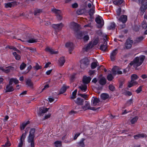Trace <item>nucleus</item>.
<instances>
[{
  "mask_svg": "<svg viewBox=\"0 0 147 147\" xmlns=\"http://www.w3.org/2000/svg\"><path fill=\"white\" fill-rule=\"evenodd\" d=\"M145 58V56L144 55L136 57L129 63V65L131 66L133 65L134 67L137 68L142 64Z\"/></svg>",
  "mask_w": 147,
  "mask_h": 147,
  "instance_id": "f257e3e1",
  "label": "nucleus"
},
{
  "mask_svg": "<svg viewBox=\"0 0 147 147\" xmlns=\"http://www.w3.org/2000/svg\"><path fill=\"white\" fill-rule=\"evenodd\" d=\"M29 121H28L26 122H24L20 125V128L21 130H24L26 126L30 123Z\"/></svg>",
  "mask_w": 147,
  "mask_h": 147,
  "instance_id": "b1692460",
  "label": "nucleus"
},
{
  "mask_svg": "<svg viewBox=\"0 0 147 147\" xmlns=\"http://www.w3.org/2000/svg\"><path fill=\"white\" fill-rule=\"evenodd\" d=\"M69 88V86L63 85V86L61 89L59 94H62L65 92L66 91L67 89Z\"/></svg>",
  "mask_w": 147,
  "mask_h": 147,
  "instance_id": "a878e982",
  "label": "nucleus"
},
{
  "mask_svg": "<svg viewBox=\"0 0 147 147\" xmlns=\"http://www.w3.org/2000/svg\"><path fill=\"white\" fill-rule=\"evenodd\" d=\"M52 11L56 14V16L59 15L61 14V11L59 9H53L51 10Z\"/></svg>",
  "mask_w": 147,
  "mask_h": 147,
  "instance_id": "2f4dec72",
  "label": "nucleus"
},
{
  "mask_svg": "<svg viewBox=\"0 0 147 147\" xmlns=\"http://www.w3.org/2000/svg\"><path fill=\"white\" fill-rule=\"evenodd\" d=\"M82 108L84 110H86L87 109H90L94 111H95L97 109L100 108V107H98L97 109H96L95 107H90V104L86 101L85 102V105L82 107Z\"/></svg>",
  "mask_w": 147,
  "mask_h": 147,
  "instance_id": "0eeeda50",
  "label": "nucleus"
},
{
  "mask_svg": "<svg viewBox=\"0 0 147 147\" xmlns=\"http://www.w3.org/2000/svg\"><path fill=\"white\" fill-rule=\"evenodd\" d=\"M65 47L68 48L69 49V51L70 54L71 53V51L73 50L74 49V45L71 42H67L65 44Z\"/></svg>",
  "mask_w": 147,
  "mask_h": 147,
  "instance_id": "9b49d317",
  "label": "nucleus"
},
{
  "mask_svg": "<svg viewBox=\"0 0 147 147\" xmlns=\"http://www.w3.org/2000/svg\"><path fill=\"white\" fill-rule=\"evenodd\" d=\"M78 88L80 90V91H81L83 92H86L87 90V85L86 84H81Z\"/></svg>",
  "mask_w": 147,
  "mask_h": 147,
  "instance_id": "6ab92c4d",
  "label": "nucleus"
},
{
  "mask_svg": "<svg viewBox=\"0 0 147 147\" xmlns=\"http://www.w3.org/2000/svg\"><path fill=\"white\" fill-rule=\"evenodd\" d=\"M142 134H139L136 135L134 136V138L136 139H138L139 138L144 137V136H142Z\"/></svg>",
  "mask_w": 147,
  "mask_h": 147,
  "instance_id": "052dcab7",
  "label": "nucleus"
},
{
  "mask_svg": "<svg viewBox=\"0 0 147 147\" xmlns=\"http://www.w3.org/2000/svg\"><path fill=\"white\" fill-rule=\"evenodd\" d=\"M144 39V38L142 36L136 38L134 40V44L136 45L137 44L140 42Z\"/></svg>",
  "mask_w": 147,
  "mask_h": 147,
  "instance_id": "aec40b11",
  "label": "nucleus"
},
{
  "mask_svg": "<svg viewBox=\"0 0 147 147\" xmlns=\"http://www.w3.org/2000/svg\"><path fill=\"white\" fill-rule=\"evenodd\" d=\"M91 80V78L89 77H87L86 76H84L83 77L82 79V83L84 84H86L89 83Z\"/></svg>",
  "mask_w": 147,
  "mask_h": 147,
  "instance_id": "ddd939ff",
  "label": "nucleus"
},
{
  "mask_svg": "<svg viewBox=\"0 0 147 147\" xmlns=\"http://www.w3.org/2000/svg\"><path fill=\"white\" fill-rule=\"evenodd\" d=\"M142 27L144 29H146L147 27V25L146 22L144 21L142 23Z\"/></svg>",
  "mask_w": 147,
  "mask_h": 147,
  "instance_id": "603ef678",
  "label": "nucleus"
},
{
  "mask_svg": "<svg viewBox=\"0 0 147 147\" xmlns=\"http://www.w3.org/2000/svg\"><path fill=\"white\" fill-rule=\"evenodd\" d=\"M98 40L97 39H96L93 41L92 45L93 46L94 45H96L98 43Z\"/></svg>",
  "mask_w": 147,
  "mask_h": 147,
  "instance_id": "69168bd1",
  "label": "nucleus"
},
{
  "mask_svg": "<svg viewBox=\"0 0 147 147\" xmlns=\"http://www.w3.org/2000/svg\"><path fill=\"white\" fill-rule=\"evenodd\" d=\"M26 66V65L25 63H23L20 66V69L21 70H22L25 68Z\"/></svg>",
  "mask_w": 147,
  "mask_h": 147,
  "instance_id": "5fc2aeb1",
  "label": "nucleus"
},
{
  "mask_svg": "<svg viewBox=\"0 0 147 147\" xmlns=\"http://www.w3.org/2000/svg\"><path fill=\"white\" fill-rule=\"evenodd\" d=\"M26 84L30 87L31 88H33V84L32 82L30 79L27 80L26 82Z\"/></svg>",
  "mask_w": 147,
  "mask_h": 147,
  "instance_id": "bb28decb",
  "label": "nucleus"
},
{
  "mask_svg": "<svg viewBox=\"0 0 147 147\" xmlns=\"http://www.w3.org/2000/svg\"><path fill=\"white\" fill-rule=\"evenodd\" d=\"M56 16L57 17V18L58 19V20H61L62 18V17L61 16V14L57 15Z\"/></svg>",
  "mask_w": 147,
  "mask_h": 147,
  "instance_id": "774afa93",
  "label": "nucleus"
},
{
  "mask_svg": "<svg viewBox=\"0 0 147 147\" xmlns=\"http://www.w3.org/2000/svg\"><path fill=\"white\" fill-rule=\"evenodd\" d=\"M76 103L79 105H82L83 104L84 100L83 99L80 98H78L75 101Z\"/></svg>",
  "mask_w": 147,
  "mask_h": 147,
  "instance_id": "393cba45",
  "label": "nucleus"
},
{
  "mask_svg": "<svg viewBox=\"0 0 147 147\" xmlns=\"http://www.w3.org/2000/svg\"><path fill=\"white\" fill-rule=\"evenodd\" d=\"M93 47L92 45V42H90L88 44L85 48V51H88L89 49L92 48Z\"/></svg>",
  "mask_w": 147,
  "mask_h": 147,
  "instance_id": "72a5a7b5",
  "label": "nucleus"
},
{
  "mask_svg": "<svg viewBox=\"0 0 147 147\" xmlns=\"http://www.w3.org/2000/svg\"><path fill=\"white\" fill-rule=\"evenodd\" d=\"M63 26L64 25L62 23L60 24H53L52 25V27L57 31L61 30Z\"/></svg>",
  "mask_w": 147,
  "mask_h": 147,
  "instance_id": "9d476101",
  "label": "nucleus"
},
{
  "mask_svg": "<svg viewBox=\"0 0 147 147\" xmlns=\"http://www.w3.org/2000/svg\"><path fill=\"white\" fill-rule=\"evenodd\" d=\"M14 68L11 66H9L4 68L2 67H0V69L2 70L4 72L7 73L10 72L11 70L13 71Z\"/></svg>",
  "mask_w": 147,
  "mask_h": 147,
  "instance_id": "6e6552de",
  "label": "nucleus"
},
{
  "mask_svg": "<svg viewBox=\"0 0 147 147\" xmlns=\"http://www.w3.org/2000/svg\"><path fill=\"white\" fill-rule=\"evenodd\" d=\"M19 3L17 2L16 1L12 2L11 3H5V7L6 8L11 7L14 5L19 4Z\"/></svg>",
  "mask_w": 147,
  "mask_h": 147,
  "instance_id": "f8f14e48",
  "label": "nucleus"
},
{
  "mask_svg": "<svg viewBox=\"0 0 147 147\" xmlns=\"http://www.w3.org/2000/svg\"><path fill=\"white\" fill-rule=\"evenodd\" d=\"M27 132L26 131L25 133L23 134L20 138V142L19 143L18 145V147H22L23 143L24 142V139L26 137Z\"/></svg>",
  "mask_w": 147,
  "mask_h": 147,
  "instance_id": "1a4fd4ad",
  "label": "nucleus"
},
{
  "mask_svg": "<svg viewBox=\"0 0 147 147\" xmlns=\"http://www.w3.org/2000/svg\"><path fill=\"white\" fill-rule=\"evenodd\" d=\"M5 48L6 49L7 48H9L10 49H12L13 50L15 51V50H16V48L13 46H7Z\"/></svg>",
  "mask_w": 147,
  "mask_h": 147,
  "instance_id": "13d9d810",
  "label": "nucleus"
},
{
  "mask_svg": "<svg viewBox=\"0 0 147 147\" xmlns=\"http://www.w3.org/2000/svg\"><path fill=\"white\" fill-rule=\"evenodd\" d=\"M55 146L56 147L60 146L61 145V142L60 141H56L55 142Z\"/></svg>",
  "mask_w": 147,
  "mask_h": 147,
  "instance_id": "6e6d98bb",
  "label": "nucleus"
},
{
  "mask_svg": "<svg viewBox=\"0 0 147 147\" xmlns=\"http://www.w3.org/2000/svg\"><path fill=\"white\" fill-rule=\"evenodd\" d=\"M83 39L84 41H87L89 39V37L88 35H86L83 36Z\"/></svg>",
  "mask_w": 147,
  "mask_h": 147,
  "instance_id": "bf43d9fd",
  "label": "nucleus"
},
{
  "mask_svg": "<svg viewBox=\"0 0 147 147\" xmlns=\"http://www.w3.org/2000/svg\"><path fill=\"white\" fill-rule=\"evenodd\" d=\"M107 78L109 81H111L113 79V77L111 74H109L107 76Z\"/></svg>",
  "mask_w": 147,
  "mask_h": 147,
  "instance_id": "3c124183",
  "label": "nucleus"
},
{
  "mask_svg": "<svg viewBox=\"0 0 147 147\" xmlns=\"http://www.w3.org/2000/svg\"><path fill=\"white\" fill-rule=\"evenodd\" d=\"M100 102V100L99 99L95 97H93L91 100L92 104L93 106L97 105Z\"/></svg>",
  "mask_w": 147,
  "mask_h": 147,
  "instance_id": "2eb2a0df",
  "label": "nucleus"
},
{
  "mask_svg": "<svg viewBox=\"0 0 147 147\" xmlns=\"http://www.w3.org/2000/svg\"><path fill=\"white\" fill-rule=\"evenodd\" d=\"M139 2L141 4V6L147 8V1H139Z\"/></svg>",
  "mask_w": 147,
  "mask_h": 147,
  "instance_id": "f704fd0d",
  "label": "nucleus"
},
{
  "mask_svg": "<svg viewBox=\"0 0 147 147\" xmlns=\"http://www.w3.org/2000/svg\"><path fill=\"white\" fill-rule=\"evenodd\" d=\"M51 115V114L49 113L46 115L43 118V120H45V119L49 118L50 117Z\"/></svg>",
  "mask_w": 147,
  "mask_h": 147,
  "instance_id": "0e129e2a",
  "label": "nucleus"
},
{
  "mask_svg": "<svg viewBox=\"0 0 147 147\" xmlns=\"http://www.w3.org/2000/svg\"><path fill=\"white\" fill-rule=\"evenodd\" d=\"M80 91H79L78 93V95L81 96L85 99H86L88 97L87 95L84 94H81L80 93Z\"/></svg>",
  "mask_w": 147,
  "mask_h": 147,
  "instance_id": "a18cd8bd",
  "label": "nucleus"
},
{
  "mask_svg": "<svg viewBox=\"0 0 147 147\" xmlns=\"http://www.w3.org/2000/svg\"><path fill=\"white\" fill-rule=\"evenodd\" d=\"M13 55L15 56V59L16 60H18L20 59V55L17 54L16 52H14L13 53Z\"/></svg>",
  "mask_w": 147,
  "mask_h": 147,
  "instance_id": "de8ad7c7",
  "label": "nucleus"
},
{
  "mask_svg": "<svg viewBox=\"0 0 147 147\" xmlns=\"http://www.w3.org/2000/svg\"><path fill=\"white\" fill-rule=\"evenodd\" d=\"M117 50L116 49H115L111 53V54L110 58L111 60L113 61L115 60V56L117 55Z\"/></svg>",
  "mask_w": 147,
  "mask_h": 147,
  "instance_id": "dca6fc26",
  "label": "nucleus"
},
{
  "mask_svg": "<svg viewBox=\"0 0 147 147\" xmlns=\"http://www.w3.org/2000/svg\"><path fill=\"white\" fill-rule=\"evenodd\" d=\"M142 90V87L141 86H140L136 90V92L137 93H140Z\"/></svg>",
  "mask_w": 147,
  "mask_h": 147,
  "instance_id": "e2e57ef3",
  "label": "nucleus"
},
{
  "mask_svg": "<svg viewBox=\"0 0 147 147\" xmlns=\"http://www.w3.org/2000/svg\"><path fill=\"white\" fill-rule=\"evenodd\" d=\"M77 89H76L72 93V95L70 97V99H73L74 98H76V95L77 94Z\"/></svg>",
  "mask_w": 147,
  "mask_h": 147,
  "instance_id": "58836bf2",
  "label": "nucleus"
},
{
  "mask_svg": "<svg viewBox=\"0 0 147 147\" xmlns=\"http://www.w3.org/2000/svg\"><path fill=\"white\" fill-rule=\"evenodd\" d=\"M109 89L112 91H114L115 90V87L111 84H110L109 86Z\"/></svg>",
  "mask_w": 147,
  "mask_h": 147,
  "instance_id": "864d4df0",
  "label": "nucleus"
},
{
  "mask_svg": "<svg viewBox=\"0 0 147 147\" xmlns=\"http://www.w3.org/2000/svg\"><path fill=\"white\" fill-rule=\"evenodd\" d=\"M121 8H119L117 11V15L119 16L121 14Z\"/></svg>",
  "mask_w": 147,
  "mask_h": 147,
  "instance_id": "680f3d73",
  "label": "nucleus"
},
{
  "mask_svg": "<svg viewBox=\"0 0 147 147\" xmlns=\"http://www.w3.org/2000/svg\"><path fill=\"white\" fill-rule=\"evenodd\" d=\"M98 63L97 62H93L91 63V67L92 69L95 68L98 65Z\"/></svg>",
  "mask_w": 147,
  "mask_h": 147,
  "instance_id": "49530a36",
  "label": "nucleus"
},
{
  "mask_svg": "<svg viewBox=\"0 0 147 147\" xmlns=\"http://www.w3.org/2000/svg\"><path fill=\"white\" fill-rule=\"evenodd\" d=\"M45 50L47 52H49L51 54H57L58 53V51H55L51 48H49V47H47L45 49Z\"/></svg>",
  "mask_w": 147,
  "mask_h": 147,
  "instance_id": "412c9836",
  "label": "nucleus"
},
{
  "mask_svg": "<svg viewBox=\"0 0 147 147\" xmlns=\"http://www.w3.org/2000/svg\"><path fill=\"white\" fill-rule=\"evenodd\" d=\"M11 145V144L9 142V141H7V142L4 145H3L2 146L4 147H8L10 146Z\"/></svg>",
  "mask_w": 147,
  "mask_h": 147,
  "instance_id": "4d7b16f0",
  "label": "nucleus"
},
{
  "mask_svg": "<svg viewBox=\"0 0 147 147\" xmlns=\"http://www.w3.org/2000/svg\"><path fill=\"white\" fill-rule=\"evenodd\" d=\"M138 77L136 74H133L131 76V80H134L138 78Z\"/></svg>",
  "mask_w": 147,
  "mask_h": 147,
  "instance_id": "c03bdc74",
  "label": "nucleus"
},
{
  "mask_svg": "<svg viewBox=\"0 0 147 147\" xmlns=\"http://www.w3.org/2000/svg\"><path fill=\"white\" fill-rule=\"evenodd\" d=\"M48 111V109L47 108H40L39 109V112L38 113V116H42V114L46 113Z\"/></svg>",
  "mask_w": 147,
  "mask_h": 147,
  "instance_id": "4468645a",
  "label": "nucleus"
},
{
  "mask_svg": "<svg viewBox=\"0 0 147 147\" xmlns=\"http://www.w3.org/2000/svg\"><path fill=\"white\" fill-rule=\"evenodd\" d=\"M113 3L115 5H119L123 2V1H113Z\"/></svg>",
  "mask_w": 147,
  "mask_h": 147,
  "instance_id": "4c0bfd02",
  "label": "nucleus"
},
{
  "mask_svg": "<svg viewBox=\"0 0 147 147\" xmlns=\"http://www.w3.org/2000/svg\"><path fill=\"white\" fill-rule=\"evenodd\" d=\"M117 69L118 67L116 66L112 69V71L113 74L115 75L117 74Z\"/></svg>",
  "mask_w": 147,
  "mask_h": 147,
  "instance_id": "79ce46f5",
  "label": "nucleus"
},
{
  "mask_svg": "<svg viewBox=\"0 0 147 147\" xmlns=\"http://www.w3.org/2000/svg\"><path fill=\"white\" fill-rule=\"evenodd\" d=\"M78 6V4L77 3H75L72 5V7L74 8H77Z\"/></svg>",
  "mask_w": 147,
  "mask_h": 147,
  "instance_id": "338daca9",
  "label": "nucleus"
},
{
  "mask_svg": "<svg viewBox=\"0 0 147 147\" xmlns=\"http://www.w3.org/2000/svg\"><path fill=\"white\" fill-rule=\"evenodd\" d=\"M98 82L100 85H103L106 84V80L105 78L102 77L100 79L98 80Z\"/></svg>",
  "mask_w": 147,
  "mask_h": 147,
  "instance_id": "5701e85b",
  "label": "nucleus"
},
{
  "mask_svg": "<svg viewBox=\"0 0 147 147\" xmlns=\"http://www.w3.org/2000/svg\"><path fill=\"white\" fill-rule=\"evenodd\" d=\"M5 92H9L13 91L14 90L13 87L11 86L7 85L6 86Z\"/></svg>",
  "mask_w": 147,
  "mask_h": 147,
  "instance_id": "4be33fe9",
  "label": "nucleus"
},
{
  "mask_svg": "<svg viewBox=\"0 0 147 147\" xmlns=\"http://www.w3.org/2000/svg\"><path fill=\"white\" fill-rule=\"evenodd\" d=\"M107 40L108 37L107 36H104L103 37L104 44L100 47V49L101 50L105 51L107 49Z\"/></svg>",
  "mask_w": 147,
  "mask_h": 147,
  "instance_id": "39448f33",
  "label": "nucleus"
},
{
  "mask_svg": "<svg viewBox=\"0 0 147 147\" xmlns=\"http://www.w3.org/2000/svg\"><path fill=\"white\" fill-rule=\"evenodd\" d=\"M115 27V23L112 22L111 23L110 26H108L107 28L109 30L114 29Z\"/></svg>",
  "mask_w": 147,
  "mask_h": 147,
  "instance_id": "a19ab883",
  "label": "nucleus"
},
{
  "mask_svg": "<svg viewBox=\"0 0 147 147\" xmlns=\"http://www.w3.org/2000/svg\"><path fill=\"white\" fill-rule=\"evenodd\" d=\"M35 129L34 128L31 129L29 132V135L28 137V141L29 143H30L31 147H34V138Z\"/></svg>",
  "mask_w": 147,
  "mask_h": 147,
  "instance_id": "f03ea898",
  "label": "nucleus"
},
{
  "mask_svg": "<svg viewBox=\"0 0 147 147\" xmlns=\"http://www.w3.org/2000/svg\"><path fill=\"white\" fill-rule=\"evenodd\" d=\"M134 43V42L133 40H131L129 39H127L125 44V48L127 49H130L132 47V44Z\"/></svg>",
  "mask_w": 147,
  "mask_h": 147,
  "instance_id": "423d86ee",
  "label": "nucleus"
},
{
  "mask_svg": "<svg viewBox=\"0 0 147 147\" xmlns=\"http://www.w3.org/2000/svg\"><path fill=\"white\" fill-rule=\"evenodd\" d=\"M86 10L85 9H79L76 11V13L78 15H81L85 13Z\"/></svg>",
  "mask_w": 147,
  "mask_h": 147,
  "instance_id": "c85d7f7f",
  "label": "nucleus"
},
{
  "mask_svg": "<svg viewBox=\"0 0 147 147\" xmlns=\"http://www.w3.org/2000/svg\"><path fill=\"white\" fill-rule=\"evenodd\" d=\"M42 12V11L41 9H37L35 10L34 15L35 16L38 15Z\"/></svg>",
  "mask_w": 147,
  "mask_h": 147,
  "instance_id": "ea45409f",
  "label": "nucleus"
},
{
  "mask_svg": "<svg viewBox=\"0 0 147 147\" xmlns=\"http://www.w3.org/2000/svg\"><path fill=\"white\" fill-rule=\"evenodd\" d=\"M85 140L84 138H82L79 142L78 143L79 146L80 147H84L85 145L84 141Z\"/></svg>",
  "mask_w": 147,
  "mask_h": 147,
  "instance_id": "c756f323",
  "label": "nucleus"
},
{
  "mask_svg": "<svg viewBox=\"0 0 147 147\" xmlns=\"http://www.w3.org/2000/svg\"><path fill=\"white\" fill-rule=\"evenodd\" d=\"M65 62V59L64 57H61L59 60V64L61 66H63Z\"/></svg>",
  "mask_w": 147,
  "mask_h": 147,
  "instance_id": "cd10ccee",
  "label": "nucleus"
},
{
  "mask_svg": "<svg viewBox=\"0 0 147 147\" xmlns=\"http://www.w3.org/2000/svg\"><path fill=\"white\" fill-rule=\"evenodd\" d=\"M138 117L137 116H136L134 118H132L130 120V122L131 124H134L138 120Z\"/></svg>",
  "mask_w": 147,
  "mask_h": 147,
  "instance_id": "c9c22d12",
  "label": "nucleus"
},
{
  "mask_svg": "<svg viewBox=\"0 0 147 147\" xmlns=\"http://www.w3.org/2000/svg\"><path fill=\"white\" fill-rule=\"evenodd\" d=\"M38 41L37 39L34 38H31L27 42L30 43L36 42Z\"/></svg>",
  "mask_w": 147,
  "mask_h": 147,
  "instance_id": "09e8293b",
  "label": "nucleus"
},
{
  "mask_svg": "<svg viewBox=\"0 0 147 147\" xmlns=\"http://www.w3.org/2000/svg\"><path fill=\"white\" fill-rule=\"evenodd\" d=\"M94 7H92V8H91L88 11L89 14L90 16H92L94 12Z\"/></svg>",
  "mask_w": 147,
  "mask_h": 147,
  "instance_id": "37998d69",
  "label": "nucleus"
},
{
  "mask_svg": "<svg viewBox=\"0 0 147 147\" xmlns=\"http://www.w3.org/2000/svg\"><path fill=\"white\" fill-rule=\"evenodd\" d=\"M95 21L98 24V28H100L103 26L104 23L102 18L99 16L97 17L95 19Z\"/></svg>",
  "mask_w": 147,
  "mask_h": 147,
  "instance_id": "20e7f679",
  "label": "nucleus"
},
{
  "mask_svg": "<svg viewBox=\"0 0 147 147\" xmlns=\"http://www.w3.org/2000/svg\"><path fill=\"white\" fill-rule=\"evenodd\" d=\"M33 68H34V69L37 70L41 69V67L40 66L38 63H36V65L34 66Z\"/></svg>",
  "mask_w": 147,
  "mask_h": 147,
  "instance_id": "8fccbe9b",
  "label": "nucleus"
},
{
  "mask_svg": "<svg viewBox=\"0 0 147 147\" xmlns=\"http://www.w3.org/2000/svg\"><path fill=\"white\" fill-rule=\"evenodd\" d=\"M147 8H145V7H144V6H141L140 9V14L141 16H142L144 14V13L145 11V10Z\"/></svg>",
  "mask_w": 147,
  "mask_h": 147,
  "instance_id": "473e14b6",
  "label": "nucleus"
},
{
  "mask_svg": "<svg viewBox=\"0 0 147 147\" xmlns=\"http://www.w3.org/2000/svg\"><path fill=\"white\" fill-rule=\"evenodd\" d=\"M127 20V16L125 15H122L121 16L119 19V20L120 22L124 23L126 22Z\"/></svg>",
  "mask_w": 147,
  "mask_h": 147,
  "instance_id": "a211bd4d",
  "label": "nucleus"
},
{
  "mask_svg": "<svg viewBox=\"0 0 147 147\" xmlns=\"http://www.w3.org/2000/svg\"><path fill=\"white\" fill-rule=\"evenodd\" d=\"M101 97L103 100H105L107 98L109 97V95L106 93H103L101 95Z\"/></svg>",
  "mask_w": 147,
  "mask_h": 147,
  "instance_id": "e433bc0d",
  "label": "nucleus"
},
{
  "mask_svg": "<svg viewBox=\"0 0 147 147\" xmlns=\"http://www.w3.org/2000/svg\"><path fill=\"white\" fill-rule=\"evenodd\" d=\"M80 67L81 68L84 69L86 68L89 65V61L87 58H84L80 61Z\"/></svg>",
  "mask_w": 147,
  "mask_h": 147,
  "instance_id": "7ed1b4c3",
  "label": "nucleus"
},
{
  "mask_svg": "<svg viewBox=\"0 0 147 147\" xmlns=\"http://www.w3.org/2000/svg\"><path fill=\"white\" fill-rule=\"evenodd\" d=\"M79 26V25L78 24L74 22L71 23L70 25V28L74 30L78 29Z\"/></svg>",
  "mask_w": 147,
  "mask_h": 147,
  "instance_id": "f3484780",
  "label": "nucleus"
},
{
  "mask_svg": "<svg viewBox=\"0 0 147 147\" xmlns=\"http://www.w3.org/2000/svg\"><path fill=\"white\" fill-rule=\"evenodd\" d=\"M84 35L83 33L79 32H77L76 35V37L78 39H81L83 38Z\"/></svg>",
  "mask_w": 147,
  "mask_h": 147,
  "instance_id": "7c9ffc66",
  "label": "nucleus"
}]
</instances>
